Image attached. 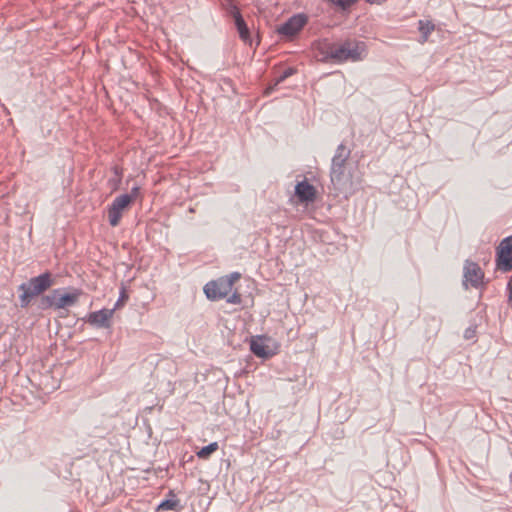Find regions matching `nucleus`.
Masks as SVG:
<instances>
[{"label":"nucleus","instance_id":"nucleus-1","mask_svg":"<svg viewBox=\"0 0 512 512\" xmlns=\"http://www.w3.org/2000/svg\"><path fill=\"white\" fill-rule=\"evenodd\" d=\"M319 49L320 53L323 55V60H332L335 63L359 61L362 59L364 52L363 44L350 40L340 44L325 41L320 44Z\"/></svg>","mask_w":512,"mask_h":512},{"label":"nucleus","instance_id":"nucleus-2","mask_svg":"<svg viewBox=\"0 0 512 512\" xmlns=\"http://www.w3.org/2000/svg\"><path fill=\"white\" fill-rule=\"evenodd\" d=\"M350 156V150L344 144H340L332 158L330 178L334 188L344 192L352 188V178L346 172V161Z\"/></svg>","mask_w":512,"mask_h":512},{"label":"nucleus","instance_id":"nucleus-3","mask_svg":"<svg viewBox=\"0 0 512 512\" xmlns=\"http://www.w3.org/2000/svg\"><path fill=\"white\" fill-rule=\"evenodd\" d=\"M55 283V279L50 272H45L37 277L29 279L19 286L22 294L19 296L20 307L26 308L33 298L48 290Z\"/></svg>","mask_w":512,"mask_h":512},{"label":"nucleus","instance_id":"nucleus-4","mask_svg":"<svg viewBox=\"0 0 512 512\" xmlns=\"http://www.w3.org/2000/svg\"><path fill=\"white\" fill-rule=\"evenodd\" d=\"M80 292L65 293L62 289H54L50 294L43 296L39 302V308L46 310L53 308L55 310L65 309L75 305L79 299Z\"/></svg>","mask_w":512,"mask_h":512},{"label":"nucleus","instance_id":"nucleus-5","mask_svg":"<svg viewBox=\"0 0 512 512\" xmlns=\"http://www.w3.org/2000/svg\"><path fill=\"white\" fill-rule=\"evenodd\" d=\"M496 266L503 272L512 270V235L504 238L497 247Z\"/></svg>","mask_w":512,"mask_h":512},{"label":"nucleus","instance_id":"nucleus-6","mask_svg":"<svg viewBox=\"0 0 512 512\" xmlns=\"http://www.w3.org/2000/svg\"><path fill=\"white\" fill-rule=\"evenodd\" d=\"M232 291L230 280L223 279L222 277L210 281L204 286V293L208 299L219 300L229 296Z\"/></svg>","mask_w":512,"mask_h":512},{"label":"nucleus","instance_id":"nucleus-7","mask_svg":"<svg viewBox=\"0 0 512 512\" xmlns=\"http://www.w3.org/2000/svg\"><path fill=\"white\" fill-rule=\"evenodd\" d=\"M131 203V198L128 195H120L116 197L108 209L109 224L113 227L120 223L123 211Z\"/></svg>","mask_w":512,"mask_h":512},{"label":"nucleus","instance_id":"nucleus-8","mask_svg":"<svg viewBox=\"0 0 512 512\" xmlns=\"http://www.w3.org/2000/svg\"><path fill=\"white\" fill-rule=\"evenodd\" d=\"M307 20L305 14L293 15L277 28V32L282 36L293 37L306 25Z\"/></svg>","mask_w":512,"mask_h":512},{"label":"nucleus","instance_id":"nucleus-9","mask_svg":"<svg viewBox=\"0 0 512 512\" xmlns=\"http://www.w3.org/2000/svg\"><path fill=\"white\" fill-rule=\"evenodd\" d=\"M464 281L463 284L467 288L468 283L474 287L478 288L483 283L484 273L479 265L472 261H466L464 265Z\"/></svg>","mask_w":512,"mask_h":512},{"label":"nucleus","instance_id":"nucleus-10","mask_svg":"<svg viewBox=\"0 0 512 512\" xmlns=\"http://www.w3.org/2000/svg\"><path fill=\"white\" fill-rule=\"evenodd\" d=\"M115 308L113 309H101L89 314L87 322L98 328H109L111 323L110 320L113 317Z\"/></svg>","mask_w":512,"mask_h":512},{"label":"nucleus","instance_id":"nucleus-11","mask_svg":"<svg viewBox=\"0 0 512 512\" xmlns=\"http://www.w3.org/2000/svg\"><path fill=\"white\" fill-rule=\"evenodd\" d=\"M295 194L301 202H312L315 199L316 190L313 185L304 180L296 185Z\"/></svg>","mask_w":512,"mask_h":512},{"label":"nucleus","instance_id":"nucleus-12","mask_svg":"<svg viewBox=\"0 0 512 512\" xmlns=\"http://www.w3.org/2000/svg\"><path fill=\"white\" fill-rule=\"evenodd\" d=\"M250 350L261 358H268L273 355V351L265 345L264 337H253L250 341Z\"/></svg>","mask_w":512,"mask_h":512},{"label":"nucleus","instance_id":"nucleus-13","mask_svg":"<svg viewBox=\"0 0 512 512\" xmlns=\"http://www.w3.org/2000/svg\"><path fill=\"white\" fill-rule=\"evenodd\" d=\"M418 29L421 33L419 42L423 44L428 41L430 34L435 30V25L431 21L420 20L418 22Z\"/></svg>","mask_w":512,"mask_h":512},{"label":"nucleus","instance_id":"nucleus-14","mask_svg":"<svg viewBox=\"0 0 512 512\" xmlns=\"http://www.w3.org/2000/svg\"><path fill=\"white\" fill-rule=\"evenodd\" d=\"M171 496H172L171 498L162 501L158 505L157 509L158 510H172V511L179 512L182 509L180 501L175 497L174 494L171 493Z\"/></svg>","mask_w":512,"mask_h":512},{"label":"nucleus","instance_id":"nucleus-15","mask_svg":"<svg viewBox=\"0 0 512 512\" xmlns=\"http://www.w3.org/2000/svg\"><path fill=\"white\" fill-rule=\"evenodd\" d=\"M235 26L238 30L239 36L242 40L247 41L250 38L249 29L242 16H237L234 19Z\"/></svg>","mask_w":512,"mask_h":512},{"label":"nucleus","instance_id":"nucleus-16","mask_svg":"<svg viewBox=\"0 0 512 512\" xmlns=\"http://www.w3.org/2000/svg\"><path fill=\"white\" fill-rule=\"evenodd\" d=\"M218 449V443L217 442H212L210 443L209 445L201 448L198 452H197V456L200 458V459H207L213 452H215L216 450Z\"/></svg>","mask_w":512,"mask_h":512},{"label":"nucleus","instance_id":"nucleus-17","mask_svg":"<svg viewBox=\"0 0 512 512\" xmlns=\"http://www.w3.org/2000/svg\"><path fill=\"white\" fill-rule=\"evenodd\" d=\"M227 13L235 19L237 16H242L238 7L232 0H228L226 6Z\"/></svg>","mask_w":512,"mask_h":512},{"label":"nucleus","instance_id":"nucleus-18","mask_svg":"<svg viewBox=\"0 0 512 512\" xmlns=\"http://www.w3.org/2000/svg\"><path fill=\"white\" fill-rule=\"evenodd\" d=\"M241 277V274L238 272H233L227 276L222 277L223 279L230 280L231 282V288H233V285L236 281H238Z\"/></svg>","mask_w":512,"mask_h":512},{"label":"nucleus","instance_id":"nucleus-19","mask_svg":"<svg viewBox=\"0 0 512 512\" xmlns=\"http://www.w3.org/2000/svg\"><path fill=\"white\" fill-rule=\"evenodd\" d=\"M358 0H338V6L342 9H347Z\"/></svg>","mask_w":512,"mask_h":512},{"label":"nucleus","instance_id":"nucleus-20","mask_svg":"<svg viewBox=\"0 0 512 512\" xmlns=\"http://www.w3.org/2000/svg\"><path fill=\"white\" fill-rule=\"evenodd\" d=\"M227 302L231 304H240L241 296L235 292L227 298Z\"/></svg>","mask_w":512,"mask_h":512},{"label":"nucleus","instance_id":"nucleus-21","mask_svg":"<svg viewBox=\"0 0 512 512\" xmlns=\"http://www.w3.org/2000/svg\"><path fill=\"white\" fill-rule=\"evenodd\" d=\"M138 194H139V187H138V186H135V187H133V188L131 189L130 193H129V194H127V195H128V196H130V198H131V202H132L134 199H136V198H137Z\"/></svg>","mask_w":512,"mask_h":512},{"label":"nucleus","instance_id":"nucleus-22","mask_svg":"<svg viewBox=\"0 0 512 512\" xmlns=\"http://www.w3.org/2000/svg\"><path fill=\"white\" fill-rule=\"evenodd\" d=\"M507 288H508V302L512 303V278L508 282Z\"/></svg>","mask_w":512,"mask_h":512},{"label":"nucleus","instance_id":"nucleus-23","mask_svg":"<svg viewBox=\"0 0 512 512\" xmlns=\"http://www.w3.org/2000/svg\"><path fill=\"white\" fill-rule=\"evenodd\" d=\"M292 73H293V70H292V69H288V70H286V71L284 72V74L280 77V79H279V81H278V82H280V81L284 80L285 78H287L288 76L292 75Z\"/></svg>","mask_w":512,"mask_h":512},{"label":"nucleus","instance_id":"nucleus-24","mask_svg":"<svg viewBox=\"0 0 512 512\" xmlns=\"http://www.w3.org/2000/svg\"><path fill=\"white\" fill-rule=\"evenodd\" d=\"M113 171H114V174L118 177V181H120L121 172H120L119 167L115 166L113 168Z\"/></svg>","mask_w":512,"mask_h":512},{"label":"nucleus","instance_id":"nucleus-25","mask_svg":"<svg viewBox=\"0 0 512 512\" xmlns=\"http://www.w3.org/2000/svg\"><path fill=\"white\" fill-rule=\"evenodd\" d=\"M473 333H474V331H473V330L467 329V330L465 331V338H466V339H470V338L473 336Z\"/></svg>","mask_w":512,"mask_h":512},{"label":"nucleus","instance_id":"nucleus-26","mask_svg":"<svg viewBox=\"0 0 512 512\" xmlns=\"http://www.w3.org/2000/svg\"><path fill=\"white\" fill-rule=\"evenodd\" d=\"M122 298H124V294L122 295V297H121V298L118 300V302L116 303V305H115V307H114L115 309H116L117 307H119L120 302H122Z\"/></svg>","mask_w":512,"mask_h":512}]
</instances>
